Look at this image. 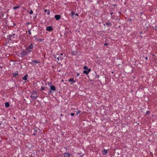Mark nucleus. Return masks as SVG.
<instances>
[{
	"label": "nucleus",
	"mask_w": 157,
	"mask_h": 157,
	"mask_svg": "<svg viewBox=\"0 0 157 157\" xmlns=\"http://www.w3.org/2000/svg\"><path fill=\"white\" fill-rule=\"evenodd\" d=\"M113 12H112V13H110V14H111V15H112L113 14Z\"/></svg>",
	"instance_id": "nucleus-41"
},
{
	"label": "nucleus",
	"mask_w": 157,
	"mask_h": 157,
	"mask_svg": "<svg viewBox=\"0 0 157 157\" xmlns=\"http://www.w3.org/2000/svg\"><path fill=\"white\" fill-rule=\"evenodd\" d=\"M31 29H30L28 31V33H29V34H31Z\"/></svg>",
	"instance_id": "nucleus-26"
},
{
	"label": "nucleus",
	"mask_w": 157,
	"mask_h": 157,
	"mask_svg": "<svg viewBox=\"0 0 157 157\" xmlns=\"http://www.w3.org/2000/svg\"><path fill=\"white\" fill-rule=\"evenodd\" d=\"M44 87L41 86V90H44Z\"/></svg>",
	"instance_id": "nucleus-27"
},
{
	"label": "nucleus",
	"mask_w": 157,
	"mask_h": 157,
	"mask_svg": "<svg viewBox=\"0 0 157 157\" xmlns=\"http://www.w3.org/2000/svg\"><path fill=\"white\" fill-rule=\"evenodd\" d=\"M69 82H75V81L74 80V78H71L69 80Z\"/></svg>",
	"instance_id": "nucleus-13"
},
{
	"label": "nucleus",
	"mask_w": 157,
	"mask_h": 157,
	"mask_svg": "<svg viewBox=\"0 0 157 157\" xmlns=\"http://www.w3.org/2000/svg\"><path fill=\"white\" fill-rule=\"evenodd\" d=\"M140 14H141V15L143 14V12H141L140 13Z\"/></svg>",
	"instance_id": "nucleus-40"
},
{
	"label": "nucleus",
	"mask_w": 157,
	"mask_h": 157,
	"mask_svg": "<svg viewBox=\"0 0 157 157\" xmlns=\"http://www.w3.org/2000/svg\"><path fill=\"white\" fill-rule=\"evenodd\" d=\"M70 154L68 152H65L63 154L64 157H70Z\"/></svg>",
	"instance_id": "nucleus-5"
},
{
	"label": "nucleus",
	"mask_w": 157,
	"mask_h": 157,
	"mask_svg": "<svg viewBox=\"0 0 157 157\" xmlns=\"http://www.w3.org/2000/svg\"><path fill=\"white\" fill-rule=\"evenodd\" d=\"M21 57H23V56H26L28 55L27 52L26 51H25L24 50H22L21 52Z\"/></svg>",
	"instance_id": "nucleus-2"
},
{
	"label": "nucleus",
	"mask_w": 157,
	"mask_h": 157,
	"mask_svg": "<svg viewBox=\"0 0 157 157\" xmlns=\"http://www.w3.org/2000/svg\"><path fill=\"white\" fill-rule=\"evenodd\" d=\"M31 97L33 100H36L38 97L36 92L35 91H32Z\"/></svg>",
	"instance_id": "nucleus-1"
},
{
	"label": "nucleus",
	"mask_w": 157,
	"mask_h": 157,
	"mask_svg": "<svg viewBox=\"0 0 157 157\" xmlns=\"http://www.w3.org/2000/svg\"><path fill=\"white\" fill-rule=\"evenodd\" d=\"M26 52H27V54H29L32 51V50H30V49H26Z\"/></svg>",
	"instance_id": "nucleus-16"
},
{
	"label": "nucleus",
	"mask_w": 157,
	"mask_h": 157,
	"mask_svg": "<svg viewBox=\"0 0 157 157\" xmlns=\"http://www.w3.org/2000/svg\"><path fill=\"white\" fill-rule=\"evenodd\" d=\"M46 29L48 31H51L53 30V29L51 26H48L47 27Z\"/></svg>",
	"instance_id": "nucleus-6"
},
{
	"label": "nucleus",
	"mask_w": 157,
	"mask_h": 157,
	"mask_svg": "<svg viewBox=\"0 0 157 157\" xmlns=\"http://www.w3.org/2000/svg\"><path fill=\"white\" fill-rule=\"evenodd\" d=\"M83 72L84 74H88V72H87V71H86V70H84L83 71Z\"/></svg>",
	"instance_id": "nucleus-18"
},
{
	"label": "nucleus",
	"mask_w": 157,
	"mask_h": 157,
	"mask_svg": "<svg viewBox=\"0 0 157 157\" xmlns=\"http://www.w3.org/2000/svg\"><path fill=\"white\" fill-rule=\"evenodd\" d=\"M51 90L53 91L56 90L55 87L54 86H52L50 87Z\"/></svg>",
	"instance_id": "nucleus-11"
},
{
	"label": "nucleus",
	"mask_w": 157,
	"mask_h": 157,
	"mask_svg": "<svg viewBox=\"0 0 157 157\" xmlns=\"http://www.w3.org/2000/svg\"><path fill=\"white\" fill-rule=\"evenodd\" d=\"M34 130H35V132H37V131L36 129Z\"/></svg>",
	"instance_id": "nucleus-42"
},
{
	"label": "nucleus",
	"mask_w": 157,
	"mask_h": 157,
	"mask_svg": "<svg viewBox=\"0 0 157 157\" xmlns=\"http://www.w3.org/2000/svg\"><path fill=\"white\" fill-rule=\"evenodd\" d=\"M81 112V111L80 110H79L77 112H76V114L77 115L79 113H80Z\"/></svg>",
	"instance_id": "nucleus-23"
},
{
	"label": "nucleus",
	"mask_w": 157,
	"mask_h": 157,
	"mask_svg": "<svg viewBox=\"0 0 157 157\" xmlns=\"http://www.w3.org/2000/svg\"><path fill=\"white\" fill-rule=\"evenodd\" d=\"M28 76V75L27 74H26L25 75L24 77L23 78V79L25 80H27V77Z\"/></svg>",
	"instance_id": "nucleus-12"
},
{
	"label": "nucleus",
	"mask_w": 157,
	"mask_h": 157,
	"mask_svg": "<svg viewBox=\"0 0 157 157\" xmlns=\"http://www.w3.org/2000/svg\"><path fill=\"white\" fill-rule=\"evenodd\" d=\"M60 58L61 59H62V58H61V57H60Z\"/></svg>",
	"instance_id": "nucleus-46"
},
{
	"label": "nucleus",
	"mask_w": 157,
	"mask_h": 157,
	"mask_svg": "<svg viewBox=\"0 0 157 157\" xmlns=\"http://www.w3.org/2000/svg\"><path fill=\"white\" fill-rule=\"evenodd\" d=\"M60 56H62L63 55V53H60Z\"/></svg>",
	"instance_id": "nucleus-39"
},
{
	"label": "nucleus",
	"mask_w": 157,
	"mask_h": 157,
	"mask_svg": "<svg viewBox=\"0 0 157 157\" xmlns=\"http://www.w3.org/2000/svg\"><path fill=\"white\" fill-rule=\"evenodd\" d=\"M154 28H155L154 29L155 31H157V25L155 26Z\"/></svg>",
	"instance_id": "nucleus-24"
},
{
	"label": "nucleus",
	"mask_w": 157,
	"mask_h": 157,
	"mask_svg": "<svg viewBox=\"0 0 157 157\" xmlns=\"http://www.w3.org/2000/svg\"><path fill=\"white\" fill-rule=\"evenodd\" d=\"M36 134V133H33V135H35Z\"/></svg>",
	"instance_id": "nucleus-43"
},
{
	"label": "nucleus",
	"mask_w": 157,
	"mask_h": 157,
	"mask_svg": "<svg viewBox=\"0 0 157 157\" xmlns=\"http://www.w3.org/2000/svg\"><path fill=\"white\" fill-rule=\"evenodd\" d=\"M143 33V32H140V33Z\"/></svg>",
	"instance_id": "nucleus-44"
},
{
	"label": "nucleus",
	"mask_w": 157,
	"mask_h": 157,
	"mask_svg": "<svg viewBox=\"0 0 157 157\" xmlns=\"http://www.w3.org/2000/svg\"><path fill=\"white\" fill-rule=\"evenodd\" d=\"M150 113V112L149 111H147L146 112V114H149Z\"/></svg>",
	"instance_id": "nucleus-28"
},
{
	"label": "nucleus",
	"mask_w": 157,
	"mask_h": 157,
	"mask_svg": "<svg viewBox=\"0 0 157 157\" xmlns=\"http://www.w3.org/2000/svg\"><path fill=\"white\" fill-rule=\"evenodd\" d=\"M33 37L35 38L36 40H37L39 42H42L43 41V39L39 38L36 36H34Z\"/></svg>",
	"instance_id": "nucleus-4"
},
{
	"label": "nucleus",
	"mask_w": 157,
	"mask_h": 157,
	"mask_svg": "<svg viewBox=\"0 0 157 157\" xmlns=\"http://www.w3.org/2000/svg\"><path fill=\"white\" fill-rule=\"evenodd\" d=\"M5 106L7 107H9L10 106V104H9V102H6L5 103Z\"/></svg>",
	"instance_id": "nucleus-15"
},
{
	"label": "nucleus",
	"mask_w": 157,
	"mask_h": 157,
	"mask_svg": "<svg viewBox=\"0 0 157 157\" xmlns=\"http://www.w3.org/2000/svg\"><path fill=\"white\" fill-rule=\"evenodd\" d=\"M71 115L72 116H73L74 115H75V114L73 113H71Z\"/></svg>",
	"instance_id": "nucleus-30"
},
{
	"label": "nucleus",
	"mask_w": 157,
	"mask_h": 157,
	"mask_svg": "<svg viewBox=\"0 0 157 157\" xmlns=\"http://www.w3.org/2000/svg\"><path fill=\"white\" fill-rule=\"evenodd\" d=\"M29 13L31 14H32L33 13V11L31 10L29 12Z\"/></svg>",
	"instance_id": "nucleus-20"
},
{
	"label": "nucleus",
	"mask_w": 157,
	"mask_h": 157,
	"mask_svg": "<svg viewBox=\"0 0 157 157\" xmlns=\"http://www.w3.org/2000/svg\"><path fill=\"white\" fill-rule=\"evenodd\" d=\"M40 63V62L36 61L35 60H34L33 61H32V62H30L29 63L30 64H35V65H36V63Z\"/></svg>",
	"instance_id": "nucleus-7"
},
{
	"label": "nucleus",
	"mask_w": 157,
	"mask_h": 157,
	"mask_svg": "<svg viewBox=\"0 0 157 157\" xmlns=\"http://www.w3.org/2000/svg\"><path fill=\"white\" fill-rule=\"evenodd\" d=\"M75 15L77 16H78V13H76L75 14Z\"/></svg>",
	"instance_id": "nucleus-34"
},
{
	"label": "nucleus",
	"mask_w": 157,
	"mask_h": 157,
	"mask_svg": "<svg viewBox=\"0 0 157 157\" xmlns=\"http://www.w3.org/2000/svg\"><path fill=\"white\" fill-rule=\"evenodd\" d=\"M55 17L56 18V20H58L60 19L61 16L59 15H56L55 16Z\"/></svg>",
	"instance_id": "nucleus-8"
},
{
	"label": "nucleus",
	"mask_w": 157,
	"mask_h": 157,
	"mask_svg": "<svg viewBox=\"0 0 157 157\" xmlns=\"http://www.w3.org/2000/svg\"><path fill=\"white\" fill-rule=\"evenodd\" d=\"M33 47V44L32 43H31L29 46L27 48H26V49H30L32 50Z\"/></svg>",
	"instance_id": "nucleus-3"
},
{
	"label": "nucleus",
	"mask_w": 157,
	"mask_h": 157,
	"mask_svg": "<svg viewBox=\"0 0 157 157\" xmlns=\"http://www.w3.org/2000/svg\"><path fill=\"white\" fill-rule=\"evenodd\" d=\"M48 10L47 9H45L44 10V11L45 13H46V12H47Z\"/></svg>",
	"instance_id": "nucleus-33"
},
{
	"label": "nucleus",
	"mask_w": 157,
	"mask_h": 157,
	"mask_svg": "<svg viewBox=\"0 0 157 157\" xmlns=\"http://www.w3.org/2000/svg\"><path fill=\"white\" fill-rule=\"evenodd\" d=\"M50 13V11H48V12H47V14L48 15H49Z\"/></svg>",
	"instance_id": "nucleus-32"
},
{
	"label": "nucleus",
	"mask_w": 157,
	"mask_h": 157,
	"mask_svg": "<svg viewBox=\"0 0 157 157\" xmlns=\"http://www.w3.org/2000/svg\"><path fill=\"white\" fill-rule=\"evenodd\" d=\"M109 24H110L109 23H106V25H107V26H109Z\"/></svg>",
	"instance_id": "nucleus-31"
},
{
	"label": "nucleus",
	"mask_w": 157,
	"mask_h": 157,
	"mask_svg": "<svg viewBox=\"0 0 157 157\" xmlns=\"http://www.w3.org/2000/svg\"><path fill=\"white\" fill-rule=\"evenodd\" d=\"M145 59L146 60H147L148 59V57H146L145 58Z\"/></svg>",
	"instance_id": "nucleus-38"
},
{
	"label": "nucleus",
	"mask_w": 157,
	"mask_h": 157,
	"mask_svg": "<svg viewBox=\"0 0 157 157\" xmlns=\"http://www.w3.org/2000/svg\"><path fill=\"white\" fill-rule=\"evenodd\" d=\"M20 7L19 6H14L13 7V9H16L18 8H19Z\"/></svg>",
	"instance_id": "nucleus-19"
},
{
	"label": "nucleus",
	"mask_w": 157,
	"mask_h": 157,
	"mask_svg": "<svg viewBox=\"0 0 157 157\" xmlns=\"http://www.w3.org/2000/svg\"><path fill=\"white\" fill-rule=\"evenodd\" d=\"M87 72H88V73H89V72L91 71V69H87Z\"/></svg>",
	"instance_id": "nucleus-25"
},
{
	"label": "nucleus",
	"mask_w": 157,
	"mask_h": 157,
	"mask_svg": "<svg viewBox=\"0 0 157 157\" xmlns=\"http://www.w3.org/2000/svg\"><path fill=\"white\" fill-rule=\"evenodd\" d=\"M12 74L13 75V77L14 78H16L17 75H19L18 71H17L15 73H13Z\"/></svg>",
	"instance_id": "nucleus-9"
},
{
	"label": "nucleus",
	"mask_w": 157,
	"mask_h": 157,
	"mask_svg": "<svg viewBox=\"0 0 157 157\" xmlns=\"http://www.w3.org/2000/svg\"><path fill=\"white\" fill-rule=\"evenodd\" d=\"M71 14L72 15H73L74 14H75V12L73 11H71Z\"/></svg>",
	"instance_id": "nucleus-21"
},
{
	"label": "nucleus",
	"mask_w": 157,
	"mask_h": 157,
	"mask_svg": "<svg viewBox=\"0 0 157 157\" xmlns=\"http://www.w3.org/2000/svg\"><path fill=\"white\" fill-rule=\"evenodd\" d=\"M109 45V44L108 43H105L104 44V46H107Z\"/></svg>",
	"instance_id": "nucleus-22"
},
{
	"label": "nucleus",
	"mask_w": 157,
	"mask_h": 157,
	"mask_svg": "<svg viewBox=\"0 0 157 157\" xmlns=\"http://www.w3.org/2000/svg\"><path fill=\"white\" fill-rule=\"evenodd\" d=\"M59 56V55H56L55 56V58H57V57H58V56Z\"/></svg>",
	"instance_id": "nucleus-29"
},
{
	"label": "nucleus",
	"mask_w": 157,
	"mask_h": 157,
	"mask_svg": "<svg viewBox=\"0 0 157 157\" xmlns=\"http://www.w3.org/2000/svg\"><path fill=\"white\" fill-rule=\"evenodd\" d=\"M71 85H72V84H73V83H71Z\"/></svg>",
	"instance_id": "nucleus-45"
},
{
	"label": "nucleus",
	"mask_w": 157,
	"mask_h": 157,
	"mask_svg": "<svg viewBox=\"0 0 157 157\" xmlns=\"http://www.w3.org/2000/svg\"><path fill=\"white\" fill-rule=\"evenodd\" d=\"M59 56H58V57H57V59L58 60V61H59Z\"/></svg>",
	"instance_id": "nucleus-35"
},
{
	"label": "nucleus",
	"mask_w": 157,
	"mask_h": 157,
	"mask_svg": "<svg viewBox=\"0 0 157 157\" xmlns=\"http://www.w3.org/2000/svg\"><path fill=\"white\" fill-rule=\"evenodd\" d=\"M83 68L85 70H87L88 69V68L86 66H84Z\"/></svg>",
	"instance_id": "nucleus-17"
},
{
	"label": "nucleus",
	"mask_w": 157,
	"mask_h": 157,
	"mask_svg": "<svg viewBox=\"0 0 157 157\" xmlns=\"http://www.w3.org/2000/svg\"><path fill=\"white\" fill-rule=\"evenodd\" d=\"M79 75H80V74H79V73H78V74H77V76H79Z\"/></svg>",
	"instance_id": "nucleus-37"
},
{
	"label": "nucleus",
	"mask_w": 157,
	"mask_h": 157,
	"mask_svg": "<svg viewBox=\"0 0 157 157\" xmlns=\"http://www.w3.org/2000/svg\"><path fill=\"white\" fill-rule=\"evenodd\" d=\"M27 25H29L30 24V22H27Z\"/></svg>",
	"instance_id": "nucleus-36"
},
{
	"label": "nucleus",
	"mask_w": 157,
	"mask_h": 157,
	"mask_svg": "<svg viewBox=\"0 0 157 157\" xmlns=\"http://www.w3.org/2000/svg\"><path fill=\"white\" fill-rule=\"evenodd\" d=\"M15 36V34H11V35H10L9 36V37H10V40H11V37H13V38H12V39H13V38H14V36Z\"/></svg>",
	"instance_id": "nucleus-10"
},
{
	"label": "nucleus",
	"mask_w": 157,
	"mask_h": 157,
	"mask_svg": "<svg viewBox=\"0 0 157 157\" xmlns=\"http://www.w3.org/2000/svg\"><path fill=\"white\" fill-rule=\"evenodd\" d=\"M103 154L104 155H106L107 153V150L104 149L103 151Z\"/></svg>",
	"instance_id": "nucleus-14"
}]
</instances>
